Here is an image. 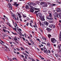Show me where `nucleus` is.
<instances>
[{
  "mask_svg": "<svg viewBox=\"0 0 61 61\" xmlns=\"http://www.w3.org/2000/svg\"><path fill=\"white\" fill-rule=\"evenodd\" d=\"M14 39L15 40H17V38H14Z\"/></svg>",
  "mask_w": 61,
  "mask_h": 61,
  "instance_id": "nucleus-40",
  "label": "nucleus"
},
{
  "mask_svg": "<svg viewBox=\"0 0 61 61\" xmlns=\"http://www.w3.org/2000/svg\"><path fill=\"white\" fill-rule=\"evenodd\" d=\"M18 14V15H20V14L19 13H18L17 14Z\"/></svg>",
  "mask_w": 61,
  "mask_h": 61,
  "instance_id": "nucleus-60",
  "label": "nucleus"
},
{
  "mask_svg": "<svg viewBox=\"0 0 61 61\" xmlns=\"http://www.w3.org/2000/svg\"><path fill=\"white\" fill-rule=\"evenodd\" d=\"M53 6V5H50V7H52Z\"/></svg>",
  "mask_w": 61,
  "mask_h": 61,
  "instance_id": "nucleus-46",
  "label": "nucleus"
},
{
  "mask_svg": "<svg viewBox=\"0 0 61 61\" xmlns=\"http://www.w3.org/2000/svg\"><path fill=\"white\" fill-rule=\"evenodd\" d=\"M53 25L52 24H51V25H49V27L51 28H52L53 27Z\"/></svg>",
  "mask_w": 61,
  "mask_h": 61,
  "instance_id": "nucleus-15",
  "label": "nucleus"
},
{
  "mask_svg": "<svg viewBox=\"0 0 61 61\" xmlns=\"http://www.w3.org/2000/svg\"><path fill=\"white\" fill-rule=\"evenodd\" d=\"M24 55H25V56H28V55H27V54L25 53L24 54Z\"/></svg>",
  "mask_w": 61,
  "mask_h": 61,
  "instance_id": "nucleus-29",
  "label": "nucleus"
},
{
  "mask_svg": "<svg viewBox=\"0 0 61 61\" xmlns=\"http://www.w3.org/2000/svg\"><path fill=\"white\" fill-rule=\"evenodd\" d=\"M28 25H29V23H27L26 25L28 26Z\"/></svg>",
  "mask_w": 61,
  "mask_h": 61,
  "instance_id": "nucleus-56",
  "label": "nucleus"
},
{
  "mask_svg": "<svg viewBox=\"0 0 61 61\" xmlns=\"http://www.w3.org/2000/svg\"><path fill=\"white\" fill-rule=\"evenodd\" d=\"M44 16H42L41 18H40L41 20V21H45V18H44Z\"/></svg>",
  "mask_w": 61,
  "mask_h": 61,
  "instance_id": "nucleus-8",
  "label": "nucleus"
},
{
  "mask_svg": "<svg viewBox=\"0 0 61 61\" xmlns=\"http://www.w3.org/2000/svg\"><path fill=\"white\" fill-rule=\"evenodd\" d=\"M3 30L4 31V32H6V30L5 29H3Z\"/></svg>",
  "mask_w": 61,
  "mask_h": 61,
  "instance_id": "nucleus-36",
  "label": "nucleus"
},
{
  "mask_svg": "<svg viewBox=\"0 0 61 61\" xmlns=\"http://www.w3.org/2000/svg\"><path fill=\"white\" fill-rule=\"evenodd\" d=\"M18 5H18V4H16V6H18Z\"/></svg>",
  "mask_w": 61,
  "mask_h": 61,
  "instance_id": "nucleus-61",
  "label": "nucleus"
},
{
  "mask_svg": "<svg viewBox=\"0 0 61 61\" xmlns=\"http://www.w3.org/2000/svg\"><path fill=\"white\" fill-rule=\"evenodd\" d=\"M59 39L60 41H61V36H59Z\"/></svg>",
  "mask_w": 61,
  "mask_h": 61,
  "instance_id": "nucleus-21",
  "label": "nucleus"
},
{
  "mask_svg": "<svg viewBox=\"0 0 61 61\" xmlns=\"http://www.w3.org/2000/svg\"><path fill=\"white\" fill-rule=\"evenodd\" d=\"M7 24L8 25H10V23H9V22H7Z\"/></svg>",
  "mask_w": 61,
  "mask_h": 61,
  "instance_id": "nucleus-34",
  "label": "nucleus"
},
{
  "mask_svg": "<svg viewBox=\"0 0 61 61\" xmlns=\"http://www.w3.org/2000/svg\"><path fill=\"white\" fill-rule=\"evenodd\" d=\"M59 36H61V31L60 32Z\"/></svg>",
  "mask_w": 61,
  "mask_h": 61,
  "instance_id": "nucleus-58",
  "label": "nucleus"
},
{
  "mask_svg": "<svg viewBox=\"0 0 61 61\" xmlns=\"http://www.w3.org/2000/svg\"><path fill=\"white\" fill-rule=\"evenodd\" d=\"M46 6H47V4L46 3H45L43 6V7H46Z\"/></svg>",
  "mask_w": 61,
  "mask_h": 61,
  "instance_id": "nucleus-12",
  "label": "nucleus"
},
{
  "mask_svg": "<svg viewBox=\"0 0 61 61\" xmlns=\"http://www.w3.org/2000/svg\"><path fill=\"white\" fill-rule=\"evenodd\" d=\"M56 5L55 4H52V6H55Z\"/></svg>",
  "mask_w": 61,
  "mask_h": 61,
  "instance_id": "nucleus-47",
  "label": "nucleus"
},
{
  "mask_svg": "<svg viewBox=\"0 0 61 61\" xmlns=\"http://www.w3.org/2000/svg\"><path fill=\"white\" fill-rule=\"evenodd\" d=\"M39 15L40 18H41V17H42V15L41 13H39Z\"/></svg>",
  "mask_w": 61,
  "mask_h": 61,
  "instance_id": "nucleus-17",
  "label": "nucleus"
},
{
  "mask_svg": "<svg viewBox=\"0 0 61 61\" xmlns=\"http://www.w3.org/2000/svg\"><path fill=\"white\" fill-rule=\"evenodd\" d=\"M51 42L53 43H55L56 42V40L54 38H51Z\"/></svg>",
  "mask_w": 61,
  "mask_h": 61,
  "instance_id": "nucleus-2",
  "label": "nucleus"
},
{
  "mask_svg": "<svg viewBox=\"0 0 61 61\" xmlns=\"http://www.w3.org/2000/svg\"><path fill=\"white\" fill-rule=\"evenodd\" d=\"M28 45H31V46L32 45V44H31V43H30L29 42L28 43Z\"/></svg>",
  "mask_w": 61,
  "mask_h": 61,
  "instance_id": "nucleus-37",
  "label": "nucleus"
},
{
  "mask_svg": "<svg viewBox=\"0 0 61 61\" xmlns=\"http://www.w3.org/2000/svg\"><path fill=\"white\" fill-rule=\"evenodd\" d=\"M53 28H55V25H54L53 26Z\"/></svg>",
  "mask_w": 61,
  "mask_h": 61,
  "instance_id": "nucleus-52",
  "label": "nucleus"
},
{
  "mask_svg": "<svg viewBox=\"0 0 61 61\" xmlns=\"http://www.w3.org/2000/svg\"><path fill=\"white\" fill-rule=\"evenodd\" d=\"M41 59H42V60H44V58H43V57H41Z\"/></svg>",
  "mask_w": 61,
  "mask_h": 61,
  "instance_id": "nucleus-49",
  "label": "nucleus"
},
{
  "mask_svg": "<svg viewBox=\"0 0 61 61\" xmlns=\"http://www.w3.org/2000/svg\"><path fill=\"white\" fill-rule=\"evenodd\" d=\"M48 22L50 23H52L53 22V21L52 20H49L48 21Z\"/></svg>",
  "mask_w": 61,
  "mask_h": 61,
  "instance_id": "nucleus-18",
  "label": "nucleus"
},
{
  "mask_svg": "<svg viewBox=\"0 0 61 61\" xmlns=\"http://www.w3.org/2000/svg\"><path fill=\"white\" fill-rule=\"evenodd\" d=\"M30 11L33 13L34 12V8L33 6H32L30 5Z\"/></svg>",
  "mask_w": 61,
  "mask_h": 61,
  "instance_id": "nucleus-3",
  "label": "nucleus"
},
{
  "mask_svg": "<svg viewBox=\"0 0 61 61\" xmlns=\"http://www.w3.org/2000/svg\"><path fill=\"white\" fill-rule=\"evenodd\" d=\"M16 49L18 51H19L20 50H19V49L18 48H16Z\"/></svg>",
  "mask_w": 61,
  "mask_h": 61,
  "instance_id": "nucleus-53",
  "label": "nucleus"
},
{
  "mask_svg": "<svg viewBox=\"0 0 61 61\" xmlns=\"http://www.w3.org/2000/svg\"><path fill=\"white\" fill-rule=\"evenodd\" d=\"M9 39H12V38H11V37H9Z\"/></svg>",
  "mask_w": 61,
  "mask_h": 61,
  "instance_id": "nucleus-57",
  "label": "nucleus"
},
{
  "mask_svg": "<svg viewBox=\"0 0 61 61\" xmlns=\"http://www.w3.org/2000/svg\"><path fill=\"white\" fill-rule=\"evenodd\" d=\"M42 38L43 40H46V38L44 37H42Z\"/></svg>",
  "mask_w": 61,
  "mask_h": 61,
  "instance_id": "nucleus-27",
  "label": "nucleus"
},
{
  "mask_svg": "<svg viewBox=\"0 0 61 61\" xmlns=\"http://www.w3.org/2000/svg\"><path fill=\"white\" fill-rule=\"evenodd\" d=\"M54 15L55 17L58 18V14L57 12H55L54 13Z\"/></svg>",
  "mask_w": 61,
  "mask_h": 61,
  "instance_id": "nucleus-6",
  "label": "nucleus"
},
{
  "mask_svg": "<svg viewBox=\"0 0 61 61\" xmlns=\"http://www.w3.org/2000/svg\"><path fill=\"white\" fill-rule=\"evenodd\" d=\"M13 60H15V59L16 60H17V59H16V58H13Z\"/></svg>",
  "mask_w": 61,
  "mask_h": 61,
  "instance_id": "nucleus-30",
  "label": "nucleus"
},
{
  "mask_svg": "<svg viewBox=\"0 0 61 61\" xmlns=\"http://www.w3.org/2000/svg\"><path fill=\"white\" fill-rule=\"evenodd\" d=\"M41 25L43 27H45V25L44 24H42Z\"/></svg>",
  "mask_w": 61,
  "mask_h": 61,
  "instance_id": "nucleus-24",
  "label": "nucleus"
},
{
  "mask_svg": "<svg viewBox=\"0 0 61 61\" xmlns=\"http://www.w3.org/2000/svg\"><path fill=\"white\" fill-rule=\"evenodd\" d=\"M36 3L37 4H39V3H40V2L39 1H37L36 2Z\"/></svg>",
  "mask_w": 61,
  "mask_h": 61,
  "instance_id": "nucleus-35",
  "label": "nucleus"
},
{
  "mask_svg": "<svg viewBox=\"0 0 61 61\" xmlns=\"http://www.w3.org/2000/svg\"><path fill=\"white\" fill-rule=\"evenodd\" d=\"M45 4V2H41L40 4L41 5H44Z\"/></svg>",
  "mask_w": 61,
  "mask_h": 61,
  "instance_id": "nucleus-16",
  "label": "nucleus"
},
{
  "mask_svg": "<svg viewBox=\"0 0 61 61\" xmlns=\"http://www.w3.org/2000/svg\"><path fill=\"white\" fill-rule=\"evenodd\" d=\"M24 35H25V37H26V34H24Z\"/></svg>",
  "mask_w": 61,
  "mask_h": 61,
  "instance_id": "nucleus-55",
  "label": "nucleus"
},
{
  "mask_svg": "<svg viewBox=\"0 0 61 61\" xmlns=\"http://www.w3.org/2000/svg\"><path fill=\"white\" fill-rule=\"evenodd\" d=\"M57 2L58 3H59V4H61V2H59V1H57Z\"/></svg>",
  "mask_w": 61,
  "mask_h": 61,
  "instance_id": "nucleus-44",
  "label": "nucleus"
},
{
  "mask_svg": "<svg viewBox=\"0 0 61 61\" xmlns=\"http://www.w3.org/2000/svg\"><path fill=\"white\" fill-rule=\"evenodd\" d=\"M12 33L13 34V35H16V34L15 33H14L13 32H12Z\"/></svg>",
  "mask_w": 61,
  "mask_h": 61,
  "instance_id": "nucleus-41",
  "label": "nucleus"
},
{
  "mask_svg": "<svg viewBox=\"0 0 61 61\" xmlns=\"http://www.w3.org/2000/svg\"><path fill=\"white\" fill-rule=\"evenodd\" d=\"M25 52L26 53H27V54H28V52H27V51H25Z\"/></svg>",
  "mask_w": 61,
  "mask_h": 61,
  "instance_id": "nucleus-59",
  "label": "nucleus"
},
{
  "mask_svg": "<svg viewBox=\"0 0 61 61\" xmlns=\"http://www.w3.org/2000/svg\"><path fill=\"white\" fill-rule=\"evenodd\" d=\"M46 30H47L48 31V32H49L51 30V29L49 28H47L46 29Z\"/></svg>",
  "mask_w": 61,
  "mask_h": 61,
  "instance_id": "nucleus-10",
  "label": "nucleus"
},
{
  "mask_svg": "<svg viewBox=\"0 0 61 61\" xmlns=\"http://www.w3.org/2000/svg\"><path fill=\"white\" fill-rule=\"evenodd\" d=\"M21 50H25V49H23V48H22V47H21Z\"/></svg>",
  "mask_w": 61,
  "mask_h": 61,
  "instance_id": "nucleus-42",
  "label": "nucleus"
},
{
  "mask_svg": "<svg viewBox=\"0 0 61 61\" xmlns=\"http://www.w3.org/2000/svg\"><path fill=\"white\" fill-rule=\"evenodd\" d=\"M37 40H38V41H39L40 42H41V41H40V40H39V39H36Z\"/></svg>",
  "mask_w": 61,
  "mask_h": 61,
  "instance_id": "nucleus-32",
  "label": "nucleus"
},
{
  "mask_svg": "<svg viewBox=\"0 0 61 61\" xmlns=\"http://www.w3.org/2000/svg\"><path fill=\"white\" fill-rule=\"evenodd\" d=\"M15 15H14L13 16V18L15 20H16V18H15Z\"/></svg>",
  "mask_w": 61,
  "mask_h": 61,
  "instance_id": "nucleus-14",
  "label": "nucleus"
},
{
  "mask_svg": "<svg viewBox=\"0 0 61 61\" xmlns=\"http://www.w3.org/2000/svg\"><path fill=\"white\" fill-rule=\"evenodd\" d=\"M43 49L45 53H46V54H47V53H48V51H47V50L46 48H44Z\"/></svg>",
  "mask_w": 61,
  "mask_h": 61,
  "instance_id": "nucleus-5",
  "label": "nucleus"
},
{
  "mask_svg": "<svg viewBox=\"0 0 61 61\" xmlns=\"http://www.w3.org/2000/svg\"><path fill=\"white\" fill-rule=\"evenodd\" d=\"M31 5H33L34 6V5H35V3H34L32 2L31 3Z\"/></svg>",
  "mask_w": 61,
  "mask_h": 61,
  "instance_id": "nucleus-19",
  "label": "nucleus"
},
{
  "mask_svg": "<svg viewBox=\"0 0 61 61\" xmlns=\"http://www.w3.org/2000/svg\"><path fill=\"white\" fill-rule=\"evenodd\" d=\"M30 36L31 37H32V36L31 34H30Z\"/></svg>",
  "mask_w": 61,
  "mask_h": 61,
  "instance_id": "nucleus-51",
  "label": "nucleus"
},
{
  "mask_svg": "<svg viewBox=\"0 0 61 61\" xmlns=\"http://www.w3.org/2000/svg\"><path fill=\"white\" fill-rule=\"evenodd\" d=\"M31 43L32 44V45H34V42L33 41Z\"/></svg>",
  "mask_w": 61,
  "mask_h": 61,
  "instance_id": "nucleus-50",
  "label": "nucleus"
},
{
  "mask_svg": "<svg viewBox=\"0 0 61 61\" xmlns=\"http://www.w3.org/2000/svg\"><path fill=\"white\" fill-rule=\"evenodd\" d=\"M27 20H29V18H27Z\"/></svg>",
  "mask_w": 61,
  "mask_h": 61,
  "instance_id": "nucleus-64",
  "label": "nucleus"
},
{
  "mask_svg": "<svg viewBox=\"0 0 61 61\" xmlns=\"http://www.w3.org/2000/svg\"><path fill=\"white\" fill-rule=\"evenodd\" d=\"M7 6L8 7L10 8L11 10H12V5L10 3L8 4L7 5Z\"/></svg>",
  "mask_w": 61,
  "mask_h": 61,
  "instance_id": "nucleus-4",
  "label": "nucleus"
},
{
  "mask_svg": "<svg viewBox=\"0 0 61 61\" xmlns=\"http://www.w3.org/2000/svg\"><path fill=\"white\" fill-rule=\"evenodd\" d=\"M27 4H28L29 5H31V4H32V3H27Z\"/></svg>",
  "mask_w": 61,
  "mask_h": 61,
  "instance_id": "nucleus-22",
  "label": "nucleus"
},
{
  "mask_svg": "<svg viewBox=\"0 0 61 61\" xmlns=\"http://www.w3.org/2000/svg\"><path fill=\"white\" fill-rule=\"evenodd\" d=\"M41 43H42V44H45V45H46V43L45 42H41Z\"/></svg>",
  "mask_w": 61,
  "mask_h": 61,
  "instance_id": "nucleus-33",
  "label": "nucleus"
},
{
  "mask_svg": "<svg viewBox=\"0 0 61 61\" xmlns=\"http://www.w3.org/2000/svg\"><path fill=\"white\" fill-rule=\"evenodd\" d=\"M48 37L49 38H50V37L51 36V35H48Z\"/></svg>",
  "mask_w": 61,
  "mask_h": 61,
  "instance_id": "nucleus-20",
  "label": "nucleus"
},
{
  "mask_svg": "<svg viewBox=\"0 0 61 61\" xmlns=\"http://www.w3.org/2000/svg\"><path fill=\"white\" fill-rule=\"evenodd\" d=\"M18 27H17V30H19V29H18Z\"/></svg>",
  "mask_w": 61,
  "mask_h": 61,
  "instance_id": "nucleus-62",
  "label": "nucleus"
},
{
  "mask_svg": "<svg viewBox=\"0 0 61 61\" xmlns=\"http://www.w3.org/2000/svg\"><path fill=\"white\" fill-rule=\"evenodd\" d=\"M59 17L60 18H61V13L59 15Z\"/></svg>",
  "mask_w": 61,
  "mask_h": 61,
  "instance_id": "nucleus-23",
  "label": "nucleus"
},
{
  "mask_svg": "<svg viewBox=\"0 0 61 61\" xmlns=\"http://www.w3.org/2000/svg\"><path fill=\"white\" fill-rule=\"evenodd\" d=\"M49 16H47V19L49 20H53V19L52 18V15L51 14H49Z\"/></svg>",
  "mask_w": 61,
  "mask_h": 61,
  "instance_id": "nucleus-1",
  "label": "nucleus"
},
{
  "mask_svg": "<svg viewBox=\"0 0 61 61\" xmlns=\"http://www.w3.org/2000/svg\"><path fill=\"white\" fill-rule=\"evenodd\" d=\"M32 23H30V26H31V27H33V26H32L33 25H32Z\"/></svg>",
  "mask_w": 61,
  "mask_h": 61,
  "instance_id": "nucleus-28",
  "label": "nucleus"
},
{
  "mask_svg": "<svg viewBox=\"0 0 61 61\" xmlns=\"http://www.w3.org/2000/svg\"><path fill=\"white\" fill-rule=\"evenodd\" d=\"M23 17H26V16H25L24 15H23Z\"/></svg>",
  "mask_w": 61,
  "mask_h": 61,
  "instance_id": "nucleus-43",
  "label": "nucleus"
},
{
  "mask_svg": "<svg viewBox=\"0 0 61 61\" xmlns=\"http://www.w3.org/2000/svg\"><path fill=\"white\" fill-rule=\"evenodd\" d=\"M47 45L48 46H50V43H47Z\"/></svg>",
  "mask_w": 61,
  "mask_h": 61,
  "instance_id": "nucleus-31",
  "label": "nucleus"
},
{
  "mask_svg": "<svg viewBox=\"0 0 61 61\" xmlns=\"http://www.w3.org/2000/svg\"><path fill=\"white\" fill-rule=\"evenodd\" d=\"M30 23H33V20H31L30 21Z\"/></svg>",
  "mask_w": 61,
  "mask_h": 61,
  "instance_id": "nucleus-48",
  "label": "nucleus"
},
{
  "mask_svg": "<svg viewBox=\"0 0 61 61\" xmlns=\"http://www.w3.org/2000/svg\"><path fill=\"white\" fill-rule=\"evenodd\" d=\"M44 24L45 25H46L47 26L48 25V23L47 21H45L44 22Z\"/></svg>",
  "mask_w": 61,
  "mask_h": 61,
  "instance_id": "nucleus-9",
  "label": "nucleus"
},
{
  "mask_svg": "<svg viewBox=\"0 0 61 61\" xmlns=\"http://www.w3.org/2000/svg\"><path fill=\"white\" fill-rule=\"evenodd\" d=\"M48 51H49L48 53H50L51 52H50V50H48Z\"/></svg>",
  "mask_w": 61,
  "mask_h": 61,
  "instance_id": "nucleus-54",
  "label": "nucleus"
},
{
  "mask_svg": "<svg viewBox=\"0 0 61 61\" xmlns=\"http://www.w3.org/2000/svg\"><path fill=\"white\" fill-rule=\"evenodd\" d=\"M58 48L59 49H60V46L59 45L58 46Z\"/></svg>",
  "mask_w": 61,
  "mask_h": 61,
  "instance_id": "nucleus-25",
  "label": "nucleus"
},
{
  "mask_svg": "<svg viewBox=\"0 0 61 61\" xmlns=\"http://www.w3.org/2000/svg\"><path fill=\"white\" fill-rule=\"evenodd\" d=\"M5 47H6V48H8L7 47V46H6L5 45Z\"/></svg>",
  "mask_w": 61,
  "mask_h": 61,
  "instance_id": "nucleus-63",
  "label": "nucleus"
},
{
  "mask_svg": "<svg viewBox=\"0 0 61 61\" xmlns=\"http://www.w3.org/2000/svg\"><path fill=\"white\" fill-rule=\"evenodd\" d=\"M57 12H61V9L59 8H57Z\"/></svg>",
  "mask_w": 61,
  "mask_h": 61,
  "instance_id": "nucleus-7",
  "label": "nucleus"
},
{
  "mask_svg": "<svg viewBox=\"0 0 61 61\" xmlns=\"http://www.w3.org/2000/svg\"><path fill=\"white\" fill-rule=\"evenodd\" d=\"M37 12H38V11H35L34 12V13H35V14H36V13H37Z\"/></svg>",
  "mask_w": 61,
  "mask_h": 61,
  "instance_id": "nucleus-39",
  "label": "nucleus"
},
{
  "mask_svg": "<svg viewBox=\"0 0 61 61\" xmlns=\"http://www.w3.org/2000/svg\"><path fill=\"white\" fill-rule=\"evenodd\" d=\"M55 56L57 57H58V55H57V54H55Z\"/></svg>",
  "mask_w": 61,
  "mask_h": 61,
  "instance_id": "nucleus-38",
  "label": "nucleus"
},
{
  "mask_svg": "<svg viewBox=\"0 0 61 61\" xmlns=\"http://www.w3.org/2000/svg\"><path fill=\"white\" fill-rule=\"evenodd\" d=\"M35 25H33V26L32 25L33 27H34V28H35V27H37V25H36V24H35Z\"/></svg>",
  "mask_w": 61,
  "mask_h": 61,
  "instance_id": "nucleus-13",
  "label": "nucleus"
},
{
  "mask_svg": "<svg viewBox=\"0 0 61 61\" xmlns=\"http://www.w3.org/2000/svg\"><path fill=\"white\" fill-rule=\"evenodd\" d=\"M12 28L14 30H15V31H16V29L15 28Z\"/></svg>",
  "mask_w": 61,
  "mask_h": 61,
  "instance_id": "nucleus-26",
  "label": "nucleus"
},
{
  "mask_svg": "<svg viewBox=\"0 0 61 61\" xmlns=\"http://www.w3.org/2000/svg\"><path fill=\"white\" fill-rule=\"evenodd\" d=\"M25 8L26 9H28L29 8V6L28 5H26L25 6Z\"/></svg>",
  "mask_w": 61,
  "mask_h": 61,
  "instance_id": "nucleus-11",
  "label": "nucleus"
},
{
  "mask_svg": "<svg viewBox=\"0 0 61 61\" xmlns=\"http://www.w3.org/2000/svg\"><path fill=\"white\" fill-rule=\"evenodd\" d=\"M19 17L20 18H21L22 17V16H21L20 15H19Z\"/></svg>",
  "mask_w": 61,
  "mask_h": 61,
  "instance_id": "nucleus-45",
  "label": "nucleus"
}]
</instances>
